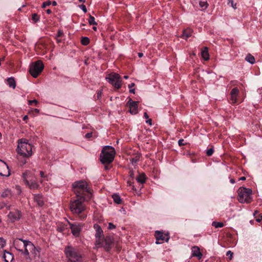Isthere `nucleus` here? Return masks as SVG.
Returning a JSON list of instances; mask_svg holds the SVG:
<instances>
[{"label":"nucleus","instance_id":"1","mask_svg":"<svg viewBox=\"0 0 262 262\" xmlns=\"http://www.w3.org/2000/svg\"><path fill=\"white\" fill-rule=\"evenodd\" d=\"M88 201L84 198H73L70 203V210L72 213L81 220H84L87 216V211L84 202Z\"/></svg>","mask_w":262,"mask_h":262},{"label":"nucleus","instance_id":"2","mask_svg":"<svg viewBox=\"0 0 262 262\" xmlns=\"http://www.w3.org/2000/svg\"><path fill=\"white\" fill-rule=\"evenodd\" d=\"M72 186L73 191L76 194L75 197H83L88 200L92 198L91 190L88 187L86 182L82 180L76 181L73 184Z\"/></svg>","mask_w":262,"mask_h":262},{"label":"nucleus","instance_id":"3","mask_svg":"<svg viewBox=\"0 0 262 262\" xmlns=\"http://www.w3.org/2000/svg\"><path fill=\"white\" fill-rule=\"evenodd\" d=\"M68 262H83V255L81 250L76 247L68 246L64 249Z\"/></svg>","mask_w":262,"mask_h":262},{"label":"nucleus","instance_id":"4","mask_svg":"<svg viewBox=\"0 0 262 262\" xmlns=\"http://www.w3.org/2000/svg\"><path fill=\"white\" fill-rule=\"evenodd\" d=\"M116 151L115 148L111 146L103 147L100 156V161L104 164H110L114 160Z\"/></svg>","mask_w":262,"mask_h":262},{"label":"nucleus","instance_id":"5","mask_svg":"<svg viewBox=\"0 0 262 262\" xmlns=\"http://www.w3.org/2000/svg\"><path fill=\"white\" fill-rule=\"evenodd\" d=\"M25 139H20L18 140L17 152L20 156L29 158L32 155V146Z\"/></svg>","mask_w":262,"mask_h":262},{"label":"nucleus","instance_id":"6","mask_svg":"<svg viewBox=\"0 0 262 262\" xmlns=\"http://www.w3.org/2000/svg\"><path fill=\"white\" fill-rule=\"evenodd\" d=\"M252 190L245 187H240L237 191L238 200L241 203H250L252 201L251 195Z\"/></svg>","mask_w":262,"mask_h":262},{"label":"nucleus","instance_id":"7","mask_svg":"<svg viewBox=\"0 0 262 262\" xmlns=\"http://www.w3.org/2000/svg\"><path fill=\"white\" fill-rule=\"evenodd\" d=\"M43 68V62L40 60H37L30 65L29 72L32 76L36 78L41 73Z\"/></svg>","mask_w":262,"mask_h":262},{"label":"nucleus","instance_id":"8","mask_svg":"<svg viewBox=\"0 0 262 262\" xmlns=\"http://www.w3.org/2000/svg\"><path fill=\"white\" fill-rule=\"evenodd\" d=\"M107 81L116 89H119L122 86V80L120 76L117 73H111L106 77Z\"/></svg>","mask_w":262,"mask_h":262},{"label":"nucleus","instance_id":"9","mask_svg":"<svg viewBox=\"0 0 262 262\" xmlns=\"http://www.w3.org/2000/svg\"><path fill=\"white\" fill-rule=\"evenodd\" d=\"M94 228L96 230V242L95 245L98 247H101L103 243L104 235L103 231L99 225L95 224Z\"/></svg>","mask_w":262,"mask_h":262},{"label":"nucleus","instance_id":"10","mask_svg":"<svg viewBox=\"0 0 262 262\" xmlns=\"http://www.w3.org/2000/svg\"><path fill=\"white\" fill-rule=\"evenodd\" d=\"M22 217V213L20 210L14 209L10 211L8 215V218L10 222L13 223L18 221Z\"/></svg>","mask_w":262,"mask_h":262},{"label":"nucleus","instance_id":"11","mask_svg":"<svg viewBox=\"0 0 262 262\" xmlns=\"http://www.w3.org/2000/svg\"><path fill=\"white\" fill-rule=\"evenodd\" d=\"M155 236L156 238V243L157 244H162L164 241L168 242L170 238L168 233L164 234L162 232L159 231H156L155 232Z\"/></svg>","mask_w":262,"mask_h":262},{"label":"nucleus","instance_id":"12","mask_svg":"<svg viewBox=\"0 0 262 262\" xmlns=\"http://www.w3.org/2000/svg\"><path fill=\"white\" fill-rule=\"evenodd\" d=\"M239 91L237 88H234L230 93L229 101L232 104H234L238 102L237 97L239 95Z\"/></svg>","mask_w":262,"mask_h":262},{"label":"nucleus","instance_id":"13","mask_svg":"<svg viewBox=\"0 0 262 262\" xmlns=\"http://www.w3.org/2000/svg\"><path fill=\"white\" fill-rule=\"evenodd\" d=\"M138 102L133 101L129 98V100L126 103V105L129 107V113L132 115H135L138 113Z\"/></svg>","mask_w":262,"mask_h":262},{"label":"nucleus","instance_id":"14","mask_svg":"<svg viewBox=\"0 0 262 262\" xmlns=\"http://www.w3.org/2000/svg\"><path fill=\"white\" fill-rule=\"evenodd\" d=\"M27 241L23 240L21 238H16L13 241V245L17 250L23 252L26 245V242Z\"/></svg>","mask_w":262,"mask_h":262},{"label":"nucleus","instance_id":"15","mask_svg":"<svg viewBox=\"0 0 262 262\" xmlns=\"http://www.w3.org/2000/svg\"><path fill=\"white\" fill-rule=\"evenodd\" d=\"M70 225L72 234L75 236H79L80 232L82 229V224L79 223H70Z\"/></svg>","mask_w":262,"mask_h":262},{"label":"nucleus","instance_id":"16","mask_svg":"<svg viewBox=\"0 0 262 262\" xmlns=\"http://www.w3.org/2000/svg\"><path fill=\"white\" fill-rule=\"evenodd\" d=\"M114 245V240L111 236H106L103 239V246L106 251H110Z\"/></svg>","mask_w":262,"mask_h":262},{"label":"nucleus","instance_id":"17","mask_svg":"<svg viewBox=\"0 0 262 262\" xmlns=\"http://www.w3.org/2000/svg\"><path fill=\"white\" fill-rule=\"evenodd\" d=\"M35 246L30 241L26 242L25 247L24 249L23 253L26 256L29 255L30 253L35 249Z\"/></svg>","mask_w":262,"mask_h":262},{"label":"nucleus","instance_id":"18","mask_svg":"<svg viewBox=\"0 0 262 262\" xmlns=\"http://www.w3.org/2000/svg\"><path fill=\"white\" fill-rule=\"evenodd\" d=\"M34 202H36L37 205L42 207L45 203L44 200L43 198V196L40 194H35L34 195Z\"/></svg>","mask_w":262,"mask_h":262},{"label":"nucleus","instance_id":"19","mask_svg":"<svg viewBox=\"0 0 262 262\" xmlns=\"http://www.w3.org/2000/svg\"><path fill=\"white\" fill-rule=\"evenodd\" d=\"M25 184L28 186L31 189L36 190L39 188V185L38 183L34 180L29 181L28 180H26Z\"/></svg>","mask_w":262,"mask_h":262},{"label":"nucleus","instance_id":"20","mask_svg":"<svg viewBox=\"0 0 262 262\" xmlns=\"http://www.w3.org/2000/svg\"><path fill=\"white\" fill-rule=\"evenodd\" d=\"M192 256L196 257L199 259L202 258V254L200 252V249L198 246L192 247Z\"/></svg>","mask_w":262,"mask_h":262},{"label":"nucleus","instance_id":"21","mask_svg":"<svg viewBox=\"0 0 262 262\" xmlns=\"http://www.w3.org/2000/svg\"><path fill=\"white\" fill-rule=\"evenodd\" d=\"M193 31L190 28H187L183 30L181 37L185 39H187L192 35Z\"/></svg>","mask_w":262,"mask_h":262},{"label":"nucleus","instance_id":"22","mask_svg":"<svg viewBox=\"0 0 262 262\" xmlns=\"http://www.w3.org/2000/svg\"><path fill=\"white\" fill-rule=\"evenodd\" d=\"M3 258L5 262H12L14 259L13 254L11 253L6 251L4 252Z\"/></svg>","mask_w":262,"mask_h":262},{"label":"nucleus","instance_id":"23","mask_svg":"<svg viewBox=\"0 0 262 262\" xmlns=\"http://www.w3.org/2000/svg\"><path fill=\"white\" fill-rule=\"evenodd\" d=\"M201 56L205 61H207L209 59V54L207 47H204L201 50Z\"/></svg>","mask_w":262,"mask_h":262},{"label":"nucleus","instance_id":"24","mask_svg":"<svg viewBox=\"0 0 262 262\" xmlns=\"http://www.w3.org/2000/svg\"><path fill=\"white\" fill-rule=\"evenodd\" d=\"M147 179V177L144 173H142L141 174H139V176L137 177L136 180L138 182L143 184L145 183Z\"/></svg>","mask_w":262,"mask_h":262},{"label":"nucleus","instance_id":"25","mask_svg":"<svg viewBox=\"0 0 262 262\" xmlns=\"http://www.w3.org/2000/svg\"><path fill=\"white\" fill-rule=\"evenodd\" d=\"M7 84L11 88L15 89L16 87V82L13 77L8 78L7 80Z\"/></svg>","mask_w":262,"mask_h":262},{"label":"nucleus","instance_id":"26","mask_svg":"<svg viewBox=\"0 0 262 262\" xmlns=\"http://www.w3.org/2000/svg\"><path fill=\"white\" fill-rule=\"evenodd\" d=\"M112 198L113 199L114 202L117 204H121L122 202V200L120 196L117 194H114L112 195Z\"/></svg>","mask_w":262,"mask_h":262},{"label":"nucleus","instance_id":"27","mask_svg":"<svg viewBox=\"0 0 262 262\" xmlns=\"http://www.w3.org/2000/svg\"><path fill=\"white\" fill-rule=\"evenodd\" d=\"M1 196L3 198H10L12 196V193L10 190L6 189L2 193Z\"/></svg>","mask_w":262,"mask_h":262},{"label":"nucleus","instance_id":"28","mask_svg":"<svg viewBox=\"0 0 262 262\" xmlns=\"http://www.w3.org/2000/svg\"><path fill=\"white\" fill-rule=\"evenodd\" d=\"M245 60L251 64L254 63L255 61L254 57L250 54L247 55Z\"/></svg>","mask_w":262,"mask_h":262},{"label":"nucleus","instance_id":"29","mask_svg":"<svg viewBox=\"0 0 262 262\" xmlns=\"http://www.w3.org/2000/svg\"><path fill=\"white\" fill-rule=\"evenodd\" d=\"M199 5L203 10H205L206 8H207L208 6V4L207 3L206 0L200 1L199 3Z\"/></svg>","mask_w":262,"mask_h":262},{"label":"nucleus","instance_id":"30","mask_svg":"<svg viewBox=\"0 0 262 262\" xmlns=\"http://www.w3.org/2000/svg\"><path fill=\"white\" fill-rule=\"evenodd\" d=\"M81 43L82 45L86 46L90 43V39L87 37H82Z\"/></svg>","mask_w":262,"mask_h":262},{"label":"nucleus","instance_id":"31","mask_svg":"<svg viewBox=\"0 0 262 262\" xmlns=\"http://www.w3.org/2000/svg\"><path fill=\"white\" fill-rule=\"evenodd\" d=\"M30 254H31L33 256L34 258H36V257H39V252L37 249H36V247H35V249L33 250H32Z\"/></svg>","mask_w":262,"mask_h":262},{"label":"nucleus","instance_id":"32","mask_svg":"<svg viewBox=\"0 0 262 262\" xmlns=\"http://www.w3.org/2000/svg\"><path fill=\"white\" fill-rule=\"evenodd\" d=\"M224 225V224L222 222H213L212 223V226L216 228L223 227Z\"/></svg>","mask_w":262,"mask_h":262},{"label":"nucleus","instance_id":"33","mask_svg":"<svg viewBox=\"0 0 262 262\" xmlns=\"http://www.w3.org/2000/svg\"><path fill=\"white\" fill-rule=\"evenodd\" d=\"M89 23L91 25H97V24L95 21V17L92 16L90 14L89 18Z\"/></svg>","mask_w":262,"mask_h":262},{"label":"nucleus","instance_id":"34","mask_svg":"<svg viewBox=\"0 0 262 262\" xmlns=\"http://www.w3.org/2000/svg\"><path fill=\"white\" fill-rule=\"evenodd\" d=\"M31 174V172L29 170H26L22 175L24 183L26 182V180H27L28 177Z\"/></svg>","mask_w":262,"mask_h":262},{"label":"nucleus","instance_id":"35","mask_svg":"<svg viewBox=\"0 0 262 262\" xmlns=\"http://www.w3.org/2000/svg\"><path fill=\"white\" fill-rule=\"evenodd\" d=\"M40 16L36 13H34L32 15V19L34 23H36L39 20Z\"/></svg>","mask_w":262,"mask_h":262},{"label":"nucleus","instance_id":"36","mask_svg":"<svg viewBox=\"0 0 262 262\" xmlns=\"http://www.w3.org/2000/svg\"><path fill=\"white\" fill-rule=\"evenodd\" d=\"M214 152V149L213 148H210L206 150V155L208 156H211Z\"/></svg>","mask_w":262,"mask_h":262},{"label":"nucleus","instance_id":"37","mask_svg":"<svg viewBox=\"0 0 262 262\" xmlns=\"http://www.w3.org/2000/svg\"><path fill=\"white\" fill-rule=\"evenodd\" d=\"M25 158H26L23 157H22L21 158H18V160L19 161L20 165L22 166L27 163V161Z\"/></svg>","mask_w":262,"mask_h":262},{"label":"nucleus","instance_id":"38","mask_svg":"<svg viewBox=\"0 0 262 262\" xmlns=\"http://www.w3.org/2000/svg\"><path fill=\"white\" fill-rule=\"evenodd\" d=\"M28 104L30 105H34L37 106L38 104V101L36 100H29L28 101Z\"/></svg>","mask_w":262,"mask_h":262},{"label":"nucleus","instance_id":"39","mask_svg":"<svg viewBox=\"0 0 262 262\" xmlns=\"http://www.w3.org/2000/svg\"><path fill=\"white\" fill-rule=\"evenodd\" d=\"M5 240L2 237H0V249L3 248L5 246Z\"/></svg>","mask_w":262,"mask_h":262},{"label":"nucleus","instance_id":"40","mask_svg":"<svg viewBox=\"0 0 262 262\" xmlns=\"http://www.w3.org/2000/svg\"><path fill=\"white\" fill-rule=\"evenodd\" d=\"M51 4V2L50 1L44 2L42 5V8H45L47 6H50Z\"/></svg>","mask_w":262,"mask_h":262},{"label":"nucleus","instance_id":"41","mask_svg":"<svg viewBox=\"0 0 262 262\" xmlns=\"http://www.w3.org/2000/svg\"><path fill=\"white\" fill-rule=\"evenodd\" d=\"M63 35V31L62 30H59L58 31V32H57L56 37H57V38L61 37Z\"/></svg>","mask_w":262,"mask_h":262},{"label":"nucleus","instance_id":"42","mask_svg":"<svg viewBox=\"0 0 262 262\" xmlns=\"http://www.w3.org/2000/svg\"><path fill=\"white\" fill-rule=\"evenodd\" d=\"M139 160V156H136L135 158H132L130 161H132L133 163H137Z\"/></svg>","mask_w":262,"mask_h":262},{"label":"nucleus","instance_id":"43","mask_svg":"<svg viewBox=\"0 0 262 262\" xmlns=\"http://www.w3.org/2000/svg\"><path fill=\"white\" fill-rule=\"evenodd\" d=\"M128 173H129V176L130 178L133 180L134 179V170L133 169H129Z\"/></svg>","mask_w":262,"mask_h":262},{"label":"nucleus","instance_id":"44","mask_svg":"<svg viewBox=\"0 0 262 262\" xmlns=\"http://www.w3.org/2000/svg\"><path fill=\"white\" fill-rule=\"evenodd\" d=\"M233 253L231 251H228L227 252L226 255L228 256V258L230 260H231L232 258Z\"/></svg>","mask_w":262,"mask_h":262},{"label":"nucleus","instance_id":"45","mask_svg":"<svg viewBox=\"0 0 262 262\" xmlns=\"http://www.w3.org/2000/svg\"><path fill=\"white\" fill-rule=\"evenodd\" d=\"M228 4H231V6L234 9L236 8V4H234L233 0H228Z\"/></svg>","mask_w":262,"mask_h":262},{"label":"nucleus","instance_id":"46","mask_svg":"<svg viewBox=\"0 0 262 262\" xmlns=\"http://www.w3.org/2000/svg\"><path fill=\"white\" fill-rule=\"evenodd\" d=\"M79 7L82 10V11L84 13H86L87 12V9H86V6L82 4V5H79Z\"/></svg>","mask_w":262,"mask_h":262},{"label":"nucleus","instance_id":"47","mask_svg":"<svg viewBox=\"0 0 262 262\" xmlns=\"http://www.w3.org/2000/svg\"><path fill=\"white\" fill-rule=\"evenodd\" d=\"M116 228V226L112 223H110L108 224V229L112 230L113 229H115Z\"/></svg>","mask_w":262,"mask_h":262},{"label":"nucleus","instance_id":"48","mask_svg":"<svg viewBox=\"0 0 262 262\" xmlns=\"http://www.w3.org/2000/svg\"><path fill=\"white\" fill-rule=\"evenodd\" d=\"M184 142V139H182L179 140L178 141L179 145L180 146H183V145H185V143Z\"/></svg>","mask_w":262,"mask_h":262},{"label":"nucleus","instance_id":"49","mask_svg":"<svg viewBox=\"0 0 262 262\" xmlns=\"http://www.w3.org/2000/svg\"><path fill=\"white\" fill-rule=\"evenodd\" d=\"M86 138H90L92 137V133H88L85 136Z\"/></svg>","mask_w":262,"mask_h":262},{"label":"nucleus","instance_id":"50","mask_svg":"<svg viewBox=\"0 0 262 262\" xmlns=\"http://www.w3.org/2000/svg\"><path fill=\"white\" fill-rule=\"evenodd\" d=\"M64 229V228L63 227H58L57 228V231L59 232H62Z\"/></svg>","mask_w":262,"mask_h":262},{"label":"nucleus","instance_id":"51","mask_svg":"<svg viewBox=\"0 0 262 262\" xmlns=\"http://www.w3.org/2000/svg\"><path fill=\"white\" fill-rule=\"evenodd\" d=\"M101 95H102V91H101V90L98 91V92H97V98H98V99H99L100 97H101Z\"/></svg>","mask_w":262,"mask_h":262},{"label":"nucleus","instance_id":"52","mask_svg":"<svg viewBox=\"0 0 262 262\" xmlns=\"http://www.w3.org/2000/svg\"><path fill=\"white\" fill-rule=\"evenodd\" d=\"M40 176L42 178H45L47 177V176L45 175V173L42 171H40Z\"/></svg>","mask_w":262,"mask_h":262},{"label":"nucleus","instance_id":"53","mask_svg":"<svg viewBox=\"0 0 262 262\" xmlns=\"http://www.w3.org/2000/svg\"><path fill=\"white\" fill-rule=\"evenodd\" d=\"M151 122H152V120L151 119H149L146 121V122L150 125H151Z\"/></svg>","mask_w":262,"mask_h":262},{"label":"nucleus","instance_id":"54","mask_svg":"<svg viewBox=\"0 0 262 262\" xmlns=\"http://www.w3.org/2000/svg\"><path fill=\"white\" fill-rule=\"evenodd\" d=\"M261 221H262V215L256 219V221L258 222H260Z\"/></svg>","mask_w":262,"mask_h":262},{"label":"nucleus","instance_id":"55","mask_svg":"<svg viewBox=\"0 0 262 262\" xmlns=\"http://www.w3.org/2000/svg\"><path fill=\"white\" fill-rule=\"evenodd\" d=\"M135 85L134 83H132L128 85V88L129 89H131L132 88L134 87Z\"/></svg>","mask_w":262,"mask_h":262},{"label":"nucleus","instance_id":"56","mask_svg":"<svg viewBox=\"0 0 262 262\" xmlns=\"http://www.w3.org/2000/svg\"><path fill=\"white\" fill-rule=\"evenodd\" d=\"M144 117L146 119H148L149 116H148V114H147V113L146 112H145V113H144Z\"/></svg>","mask_w":262,"mask_h":262},{"label":"nucleus","instance_id":"57","mask_svg":"<svg viewBox=\"0 0 262 262\" xmlns=\"http://www.w3.org/2000/svg\"><path fill=\"white\" fill-rule=\"evenodd\" d=\"M33 112H34L36 114H38L39 112V110H38L37 108L33 109Z\"/></svg>","mask_w":262,"mask_h":262},{"label":"nucleus","instance_id":"58","mask_svg":"<svg viewBox=\"0 0 262 262\" xmlns=\"http://www.w3.org/2000/svg\"><path fill=\"white\" fill-rule=\"evenodd\" d=\"M129 92L130 93H132V94H135V89H130Z\"/></svg>","mask_w":262,"mask_h":262},{"label":"nucleus","instance_id":"59","mask_svg":"<svg viewBox=\"0 0 262 262\" xmlns=\"http://www.w3.org/2000/svg\"><path fill=\"white\" fill-rule=\"evenodd\" d=\"M51 4L53 6H56L57 5V3L56 1H53L52 3H51Z\"/></svg>","mask_w":262,"mask_h":262},{"label":"nucleus","instance_id":"60","mask_svg":"<svg viewBox=\"0 0 262 262\" xmlns=\"http://www.w3.org/2000/svg\"><path fill=\"white\" fill-rule=\"evenodd\" d=\"M46 12L48 14H50L52 13V11L50 9H48L46 10Z\"/></svg>","mask_w":262,"mask_h":262},{"label":"nucleus","instance_id":"61","mask_svg":"<svg viewBox=\"0 0 262 262\" xmlns=\"http://www.w3.org/2000/svg\"><path fill=\"white\" fill-rule=\"evenodd\" d=\"M27 119H28V116L27 115H26L23 117L24 121H26Z\"/></svg>","mask_w":262,"mask_h":262},{"label":"nucleus","instance_id":"62","mask_svg":"<svg viewBox=\"0 0 262 262\" xmlns=\"http://www.w3.org/2000/svg\"><path fill=\"white\" fill-rule=\"evenodd\" d=\"M138 55L140 58L143 57V54L142 53H138Z\"/></svg>","mask_w":262,"mask_h":262},{"label":"nucleus","instance_id":"63","mask_svg":"<svg viewBox=\"0 0 262 262\" xmlns=\"http://www.w3.org/2000/svg\"><path fill=\"white\" fill-rule=\"evenodd\" d=\"M108 164H106V165H105V170H107V169H110V166L108 165H107Z\"/></svg>","mask_w":262,"mask_h":262},{"label":"nucleus","instance_id":"64","mask_svg":"<svg viewBox=\"0 0 262 262\" xmlns=\"http://www.w3.org/2000/svg\"><path fill=\"white\" fill-rule=\"evenodd\" d=\"M230 182L232 183V184H234L235 183V180L233 179H231L230 180Z\"/></svg>","mask_w":262,"mask_h":262}]
</instances>
